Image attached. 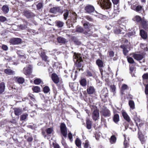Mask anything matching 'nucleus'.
<instances>
[{"label": "nucleus", "instance_id": "aec40b11", "mask_svg": "<svg viewBox=\"0 0 148 148\" xmlns=\"http://www.w3.org/2000/svg\"><path fill=\"white\" fill-rule=\"evenodd\" d=\"M79 82L80 84L83 87H85L87 85V80L84 78H81Z\"/></svg>", "mask_w": 148, "mask_h": 148}, {"label": "nucleus", "instance_id": "774afa93", "mask_svg": "<svg viewBox=\"0 0 148 148\" xmlns=\"http://www.w3.org/2000/svg\"><path fill=\"white\" fill-rule=\"evenodd\" d=\"M42 3H39L37 5V7L38 9H39L42 8Z\"/></svg>", "mask_w": 148, "mask_h": 148}, {"label": "nucleus", "instance_id": "393cba45", "mask_svg": "<svg viewBox=\"0 0 148 148\" xmlns=\"http://www.w3.org/2000/svg\"><path fill=\"white\" fill-rule=\"evenodd\" d=\"M129 105L131 109L134 110L135 109V104L134 101L133 100H130L129 101Z\"/></svg>", "mask_w": 148, "mask_h": 148}, {"label": "nucleus", "instance_id": "f704fd0d", "mask_svg": "<svg viewBox=\"0 0 148 148\" xmlns=\"http://www.w3.org/2000/svg\"><path fill=\"white\" fill-rule=\"evenodd\" d=\"M58 42L60 43H64L66 42V40L63 38L59 37L57 38Z\"/></svg>", "mask_w": 148, "mask_h": 148}, {"label": "nucleus", "instance_id": "8fccbe9b", "mask_svg": "<svg viewBox=\"0 0 148 148\" xmlns=\"http://www.w3.org/2000/svg\"><path fill=\"white\" fill-rule=\"evenodd\" d=\"M140 47L145 51H147V46L145 44H140Z\"/></svg>", "mask_w": 148, "mask_h": 148}, {"label": "nucleus", "instance_id": "ddd939ff", "mask_svg": "<svg viewBox=\"0 0 148 148\" xmlns=\"http://www.w3.org/2000/svg\"><path fill=\"white\" fill-rule=\"evenodd\" d=\"M108 96V91L107 89H103L101 92L100 96L103 100V99L106 98Z\"/></svg>", "mask_w": 148, "mask_h": 148}, {"label": "nucleus", "instance_id": "13d9d810", "mask_svg": "<svg viewBox=\"0 0 148 148\" xmlns=\"http://www.w3.org/2000/svg\"><path fill=\"white\" fill-rule=\"evenodd\" d=\"M135 67L133 65H131L130 66V71L131 73H133L135 71Z\"/></svg>", "mask_w": 148, "mask_h": 148}, {"label": "nucleus", "instance_id": "58836bf2", "mask_svg": "<svg viewBox=\"0 0 148 148\" xmlns=\"http://www.w3.org/2000/svg\"><path fill=\"white\" fill-rule=\"evenodd\" d=\"M33 91L35 92H40V89L39 87L38 86H36L32 88Z\"/></svg>", "mask_w": 148, "mask_h": 148}, {"label": "nucleus", "instance_id": "6ab92c4d", "mask_svg": "<svg viewBox=\"0 0 148 148\" xmlns=\"http://www.w3.org/2000/svg\"><path fill=\"white\" fill-rule=\"evenodd\" d=\"M86 128L88 130L90 129L92 127V122L89 119H87L86 122Z\"/></svg>", "mask_w": 148, "mask_h": 148}, {"label": "nucleus", "instance_id": "6e6d98bb", "mask_svg": "<svg viewBox=\"0 0 148 148\" xmlns=\"http://www.w3.org/2000/svg\"><path fill=\"white\" fill-rule=\"evenodd\" d=\"M85 18L90 21H93V19L89 16H86L85 17Z\"/></svg>", "mask_w": 148, "mask_h": 148}, {"label": "nucleus", "instance_id": "338daca9", "mask_svg": "<svg viewBox=\"0 0 148 148\" xmlns=\"http://www.w3.org/2000/svg\"><path fill=\"white\" fill-rule=\"evenodd\" d=\"M20 27L21 29L24 30L27 28V26L25 25H21L20 26Z\"/></svg>", "mask_w": 148, "mask_h": 148}, {"label": "nucleus", "instance_id": "2f4dec72", "mask_svg": "<svg viewBox=\"0 0 148 148\" xmlns=\"http://www.w3.org/2000/svg\"><path fill=\"white\" fill-rule=\"evenodd\" d=\"M116 138L115 136L114 135H113L110 137V142L112 144H114L115 143L116 141Z\"/></svg>", "mask_w": 148, "mask_h": 148}, {"label": "nucleus", "instance_id": "864d4df0", "mask_svg": "<svg viewBox=\"0 0 148 148\" xmlns=\"http://www.w3.org/2000/svg\"><path fill=\"white\" fill-rule=\"evenodd\" d=\"M41 56L42 58V60H44L45 61L47 60V57L45 54L41 53Z\"/></svg>", "mask_w": 148, "mask_h": 148}, {"label": "nucleus", "instance_id": "4468645a", "mask_svg": "<svg viewBox=\"0 0 148 148\" xmlns=\"http://www.w3.org/2000/svg\"><path fill=\"white\" fill-rule=\"evenodd\" d=\"M51 78L53 81L56 84L59 82V78L58 75L56 73H53L51 75Z\"/></svg>", "mask_w": 148, "mask_h": 148}, {"label": "nucleus", "instance_id": "3c124183", "mask_svg": "<svg viewBox=\"0 0 148 148\" xmlns=\"http://www.w3.org/2000/svg\"><path fill=\"white\" fill-rule=\"evenodd\" d=\"M7 21L6 18L3 16H0V22H3Z\"/></svg>", "mask_w": 148, "mask_h": 148}, {"label": "nucleus", "instance_id": "bf43d9fd", "mask_svg": "<svg viewBox=\"0 0 148 148\" xmlns=\"http://www.w3.org/2000/svg\"><path fill=\"white\" fill-rule=\"evenodd\" d=\"M142 77L144 79H148V73H146L143 74L142 76Z\"/></svg>", "mask_w": 148, "mask_h": 148}, {"label": "nucleus", "instance_id": "a19ab883", "mask_svg": "<svg viewBox=\"0 0 148 148\" xmlns=\"http://www.w3.org/2000/svg\"><path fill=\"white\" fill-rule=\"evenodd\" d=\"M28 114H23L20 116V120H24L28 116Z\"/></svg>", "mask_w": 148, "mask_h": 148}, {"label": "nucleus", "instance_id": "6e6552de", "mask_svg": "<svg viewBox=\"0 0 148 148\" xmlns=\"http://www.w3.org/2000/svg\"><path fill=\"white\" fill-rule=\"evenodd\" d=\"M99 111L96 110H95L93 112L92 117L93 120L96 121L99 119Z\"/></svg>", "mask_w": 148, "mask_h": 148}, {"label": "nucleus", "instance_id": "37998d69", "mask_svg": "<svg viewBox=\"0 0 148 148\" xmlns=\"http://www.w3.org/2000/svg\"><path fill=\"white\" fill-rule=\"evenodd\" d=\"M89 142L88 140H86L84 143H83L84 144V148H88L89 146Z\"/></svg>", "mask_w": 148, "mask_h": 148}, {"label": "nucleus", "instance_id": "f3484780", "mask_svg": "<svg viewBox=\"0 0 148 148\" xmlns=\"http://www.w3.org/2000/svg\"><path fill=\"white\" fill-rule=\"evenodd\" d=\"M14 113L16 116H19L21 114L23 111L21 109L19 108H15L14 109Z\"/></svg>", "mask_w": 148, "mask_h": 148}, {"label": "nucleus", "instance_id": "f257e3e1", "mask_svg": "<svg viewBox=\"0 0 148 148\" xmlns=\"http://www.w3.org/2000/svg\"><path fill=\"white\" fill-rule=\"evenodd\" d=\"M97 2L102 8L108 9L111 8V3L110 0H97Z\"/></svg>", "mask_w": 148, "mask_h": 148}, {"label": "nucleus", "instance_id": "e2e57ef3", "mask_svg": "<svg viewBox=\"0 0 148 148\" xmlns=\"http://www.w3.org/2000/svg\"><path fill=\"white\" fill-rule=\"evenodd\" d=\"M86 76L88 77H92V74L91 72L89 71H86Z\"/></svg>", "mask_w": 148, "mask_h": 148}, {"label": "nucleus", "instance_id": "39448f33", "mask_svg": "<svg viewBox=\"0 0 148 148\" xmlns=\"http://www.w3.org/2000/svg\"><path fill=\"white\" fill-rule=\"evenodd\" d=\"M138 138L142 144H145L147 140V136H145L139 131L138 133Z\"/></svg>", "mask_w": 148, "mask_h": 148}, {"label": "nucleus", "instance_id": "49530a36", "mask_svg": "<svg viewBox=\"0 0 148 148\" xmlns=\"http://www.w3.org/2000/svg\"><path fill=\"white\" fill-rule=\"evenodd\" d=\"M76 32L79 33H82L84 31L83 28L81 27H78L77 28L76 30Z\"/></svg>", "mask_w": 148, "mask_h": 148}, {"label": "nucleus", "instance_id": "a211bd4d", "mask_svg": "<svg viewBox=\"0 0 148 148\" xmlns=\"http://www.w3.org/2000/svg\"><path fill=\"white\" fill-rule=\"evenodd\" d=\"M24 14L25 16L27 18H29L34 16V14L33 13L27 10L24 12Z\"/></svg>", "mask_w": 148, "mask_h": 148}, {"label": "nucleus", "instance_id": "f03ea898", "mask_svg": "<svg viewBox=\"0 0 148 148\" xmlns=\"http://www.w3.org/2000/svg\"><path fill=\"white\" fill-rule=\"evenodd\" d=\"M50 12L52 13L55 14L57 13L62 14L63 12V10L61 7H55L50 9Z\"/></svg>", "mask_w": 148, "mask_h": 148}, {"label": "nucleus", "instance_id": "680f3d73", "mask_svg": "<svg viewBox=\"0 0 148 148\" xmlns=\"http://www.w3.org/2000/svg\"><path fill=\"white\" fill-rule=\"evenodd\" d=\"M114 12L117 13L120 12L119 8V7H116L115 6H114Z\"/></svg>", "mask_w": 148, "mask_h": 148}, {"label": "nucleus", "instance_id": "c85d7f7f", "mask_svg": "<svg viewBox=\"0 0 148 148\" xmlns=\"http://www.w3.org/2000/svg\"><path fill=\"white\" fill-rule=\"evenodd\" d=\"M75 143L76 146L79 148L81 147V142L80 140L78 138H77L75 140Z\"/></svg>", "mask_w": 148, "mask_h": 148}, {"label": "nucleus", "instance_id": "5fc2aeb1", "mask_svg": "<svg viewBox=\"0 0 148 148\" xmlns=\"http://www.w3.org/2000/svg\"><path fill=\"white\" fill-rule=\"evenodd\" d=\"M53 131V129L51 128H49L46 130L47 133L48 134H51Z\"/></svg>", "mask_w": 148, "mask_h": 148}, {"label": "nucleus", "instance_id": "20e7f679", "mask_svg": "<svg viewBox=\"0 0 148 148\" xmlns=\"http://www.w3.org/2000/svg\"><path fill=\"white\" fill-rule=\"evenodd\" d=\"M60 130L63 136L66 138L67 135V130L66 125L64 123H62L61 124Z\"/></svg>", "mask_w": 148, "mask_h": 148}, {"label": "nucleus", "instance_id": "79ce46f5", "mask_svg": "<svg viewBox=\"0 0 148 148\" xmlns=\"http://www.w3.org/2000/svg\"><path fill=\"white\" fill-rule=\"evenodd\" d=\"M17 53L20 58H22L23 57H24L25 58H26V55L23 53H22L21 51H17Z\"/></svg>", "mask_w": 148, "mask_h": 148}, {"label": "nucleus", "instance_id": "9b49d317", "mask_svg": "<svg viewBox=\"0 0 148 148\" xmlns=\"http://www.w3.org/2000/svg\"><path fill=\"white\" fill-rule=\"evenodd\" d=\"M101 113L105 117H108L110 115V111L106 108L103 109L101 111Z\"/></svg>", "mask_w": 148, "mask_h": 148}, {"label": "nucleus", "instance_id": "423d86ee", "mask_svg": "<svg viewBox=\"0 0 148 148\" xmlns=\"http://www.w3.org/2000/svg\"><path fill=\"white\" fill-rule=\"evenodd\" d=\"M84 10L85 12L90 14L94 11L95 8L92 5H88L85 6Z\"/></svg>", "mask_w": 148, "mask_h": 148}, {"label": "nucleus", "instance_id": "cd10ccee", "mask_svg": "<svg viewBox=\"0 0 148 148\" xmlns=\"http://www.w3.org/2000/svg\"><path fill=\"white\" fill-rule=\"evenodd\" d=\"M56 25L58 27H62L64 24V23L62 21H56Z\"/></svg>", "mask_w": 148, "mask_h": 148}, {"label": "nucleus", "instance_id": "4d7b16f0", "mask_svg": "<svg viewBox=\"0 0 148 148\" xmlns=\"http://www.w3.org/2000/svg\"><path fill=\"white\" fill-rule=\"evenodd\" d=\"M128 88V86L126 84H123L122 86L121 90L122 91L124 90L127 89Z\"/></svg>", "mask_w": 148, "mask_h": 148}, {"label": "nucleus", "instance_id": "7ed1b4c3", "mask_svg": "<svg viewBox=\"0 0 148 148\" xmlns=\"http://www.w3.org/2000/svg\"><path fill=\"white\" fill-rule=\"evenodd\" d=\"M132 9L138 12H140L142 9V6L136 3H134L131 7Z\"/></svg>", "mask_w": 148, "mask_h": 148}, {"label": "nucleus", "instance_id": "bb28decb", "mask_svg": "<svg viewBox=\"0 0 148 148\" xmlns=\"http://www.w3.org/2000/svg\"><path fill=\"white\" fill-rule=\"evenodd\" d=\"M4 71L5 73L9 75H14L15 74L14 72L10 69H5Z\"/></svg>", "mask_w": 148, "mask_h": 148}, {"label": "nucleus", "instance_id": "5701e85b", "mask_svg": "<svg viewBox=\"0 0 148 148\" xmlns=\"http://www.w3.org/2000/svg\"><path fill=\"white\" fill-rule=\"evenodd\" d=\"M93 15H94L95 16L102 19H103L106 17L105 16L102 14H101L97 13V12H96L95 13H94L93 14Z\"/></svg>", "mask_w": 148, "mask_h": 148}, {"label": "nucleus", "instance_id": "603ef678", "mask_svg": "<svg viewBox=\"0 0 148 148\" xmlns=\"http://www.w3.org/2000/svg\"><path fill=\"white\" fill-rule=\"evenodd\" d=\"M145 93L146 95V97L148 95V84L146 85L145 86Z\"/></svg>", "mask_w": 148, "mask_h": 148}, {"label": "nucleus", "instance_id": "052dcab7", "mask_svg": "<svg viewBox=\"0 0 148 148\" xmlns=\"http://www.w3.org/2000/svg\"><path fill=\"white\" fill-rule=\"evenodd\" d=\"M68 136L70 140L71 141H72L73 136L71 132H69L68 133Z\"/></svg>", "mask_w": 148, "mask_h": 148}, {"label": "nucleus", "instance_id": "69168bd1", "mask_svg": "<svg viewBox=\"0 0 148 148\" xmlns=\"http://www.w3.org/2000/svg\"><path fill=\"white\" fill-rule=\"evenodd\" d=\"M114 53L113 51H110L109 52V56L111 57H113L114 56Z\"/></svg>", "mask_w": 148, "mask_h": 148}, {"label": "nucleus", "instance_id": "c03bdc74", "mask_svg": "<svg viewBox=\"0 0 148 148\" xmlns=\"http://www.w3.org/2000/svg\"><path fill=\"white\" fill-rule=\"evenodd\" d=\"M25 79L23 77H19L17 79V82L19 84H23L24 82Z\"/></svg>", "mask_w": 148, "mask_h": 148}, {"label": "nucleus", "instance_id": "9d476101", "mask_svg": "<svg viewBox=\"0 0 148 148\" xmlns=\"http://www.w3.org/2000/svg\"><path fill=\"white\" fill-rule=\"evenodd\" d=\"M21 39L19 38H13L11 39L10 42L13 45L19 44L21 43Z\"/></svg>", "mask_w": 148, "mask_h": 148}, {"label": "nucleus", "instance_id": "1a4fd4ad", "mask_svg": "<svg viewBox=\"0 0 148 148\" xmlns=\"http://www.w3.org/2000/svg\"><path fill=\"white\" fill-rule=\"evenodd\" d=\"M32 66L29 65L28 67H25L23 70V73L26 75L30 74L32 73Z\"/></svg>", "mask_w": 148, "mask_h": 148}, {"label": "nucleus", "instance_id": "09e8293b", "mask_svg": "<svg viewBox=\"0 0 148 148\" xmlns=\"http://www.w3.org/2000/svg\"><path fill=\"white\" fill-rule=\"evenodd\" d=\"M127 61L129 63L132 64L134 62V61L132 58L127 57Z\"/></svg>", "mask_w": 148, "mask_h": 148}, {"label": "nucleus", "instance_id": "b1692460", "mask_svg": "<svg viewBox=\"0 0 148 148\" xmlns=\"http://www.w3.org/2000/svg\"><path fill=\"white\" fill-rule=\"evenodd\" d=\"M140 34L141 37L143 39H145L147 38V34L144 30L141 29L140 31Z\"/></svg>", "mask_w": 148, "mask_h": 148}, {"label": "nucleus", "instance_id": "de8ad7c7", "mask_svg": "<svg viewBox=\"0 0 148 148\" xmlns=\"http://www.w3.org/2000/svg\"><path fill=\"white\" fill-rule=\"evenodd\" d=\"M41 82V80L40 79L38 78L35 79L34 81V83L36 84H40Z\"/></svg>", "mask_w": 148, "mask_h": 148}, {"label": "nucleus", "instance_id": "f8f14e48", "mask_svg": "<svg viewBox=\"0 0 148 148\" xmlns=\"http://www.w3.org/2000/svg\"><path fill=\"white\" fill-rule=\"evenodd\" d=\"M95 89L93 86H88L86 91L88 94H93L95 92Z\"/></svg>", "mask_w": 148, "mask_h": 148}, {"label": "nucleus", "instance_id": "4c0bfd02", "mask_svg": "<svg viewBox=\"0 0 148 148\" xmlns=\"http://www.w3.org/2000/svg\"><path fill=\"white\" fill-rule=\"evenodd\" d=\"M113 120L116 123H117L119 121V116L118 114H116L114 115L113 118Z\"/></svg>", "mask_w": 148, "mask_h": 148}, {"label": "nucleus", "instance_id": "7c9ffc66", "mask_svg": "<svg viewBox=\"0 0 148 148\" xmlns=\"http://www.w3.org/2000/svg\"><path fill=\"white\" fill-rule=\"evenodd\" d=\"M141 23L143 27L144 28H147V21L145 19H142Z\"/></svg>", "mask_w": 148, "mask_h": 148}, {"label": "nucleus", "instance_id": "dca6fc26", "mask_svg": "<svg viewBox=\"0 0 148 148\" xmlns=\"http://www.w3.org/2000/svg\"><path fill=\"white\" fill-rule=\"evenodd\" d=\"M133 56L134 59L137 60H141L143 58V56L142 54L134 53Z\"/></svg>", "mask_w": 148, "mask_h": 148}, {"label": "nucleus", "instance_id": "473e14b6", "mask_svg": "<svg viewBox=\"0 0 148 148\" xmlns=\"http://www.w3.org/2000/svg\"><path fill=\"white\" fill-rule=\"evenodd\" d=\"M2 10L3 12L5 13H7L9 11L8 7L7 5H4L2 8Z\"/></svg>", "mask_w": 148, "mask_h": 148}, {"label": "nucleus", "instance_id": "c756f323", "mask_svg": "<svg viewBox=\"0 0 148 148\" xmlns=\"http://www.w3.org/2000/svg\"><path fill=\"white\" fill-rule=\"evenodd\" d=\"M97 64L99 67H102L103 66V61L100 59H98L96 62Z\"/></svg>", "mask_w": 148, "mask_h": 148}, {"label": "nucleus", "instance_id": "a878e982", "mask_svg": "<svg viewBox=\"0 0 148 148\" xmlns=\"http://www.w3.org/2000/svg\"><path fill=\"white\" fill-rule=\"evenodd\" d=\"M122 114L124 119L127 121L129 122L130 120V119L127 113L126 112H122Z\"/></svg>", "mask_w": 148, "mask_h": 148}, {"label": "nucleus", "instance_id": "2eb2a0df", "mask_svg": "<svg viewBox=\"0 0 148 148\" xmlns=\"http://www.w3.org/2000/svg\"><path fill=\"white\" fill-rule=\"evenodd\" d=\"M120 47L123 49V53L125 56L127 55L129 51L130 50V49L128 48L127 46V45H121Z\"/></svg>", "mask_w": 148, "mask_h": 148}, {"label": "nucleus", "instance_id": "0e129e2a", "mask_svg": "<svg viewBox=\"0 0 148 148\" xmlns=\"http://www.w3.org/2000/svg\"><path fill=\"white\" fill-rule=\"evenodd\" d=\"M110 88L111 89L112 91L113 92H114L115 91L116 88V87L115 85H111L110 86Z\"/></svg>", "mask_w": 148, "mask_h": 148}, {"label": "nucleus", "instance_id": "4be33fe9", "mask_svg": "<svg viewBox=\"0 0 148 148\" xmlns=\"http://www.w3.org/2000/svg\"><path fill=\"white\" fill-rule=\"evenodd\" d=\"M5 86L4 82H2L0 84V93L1 94L5 91Z\"/></svg>", "mask_w": 148, "mask_h": 148}, {"label": "nucleus", "instance_id": "e433bc0d", "mask_svg": "<svg viewBox=\"0 0 148 148\" xmlns=\"http://www.w3.org/2000/svg\"><path fill=\"white\" fill-rule=\"evenodd\" d=\"M69 14V11L67 10H65L64 11V13L63 16L64 17V20H66L67 19Z\"/></svg>", "mask_w": 148, "mask_h": 148}, {"label": "nucleus", "instance_id": "0eeeda50", "mask_svg": "<svg viewBox=\"0 0 148 148\" xmlns=\"http://www.w3.org/2000/svg\"><path fill=\"white\" fill-rule=\"evenodd\" d=\"M73 61L75 63H79L82 61V59L81 55L75 53L73 56Z\"/></svg>", "mask_w": 148, "mask_h": 148}, {"label": "nucleus", "instance_id": "ea45409f", "mask_svg": "<svg viewBox=\"0 0 148 148\" xmlns=\"http://www.w3.org/2000/svg\"><path fill=\"white\" fill-rule=\"evenodd\" d=\"M135 115H134V118L135 120V122H136V125L138 127V123H139L140 122V119L138 118L137 116V115L136 113Z\"/></svg>", "mask_w": 148, "mask_h": 148}, {"label": "nucleus", "instance_id": "412c9836", "mask_svg": "<svg viewBox=\"0 0 148 148\" xmlns=\"http://www.w3.org/2000/svg\"><path fill=\"white\" fill-rule=\"evenodd\" d=\"M24 137L28 142H31L33 140L32 136L30 135V134L29 133H27L26 135Z\"/></svg>", "mask_w": 148, "mask_h": 148}, {"label": "nucleus", "instance_id": "72a5a7b5", "mask_svg": "<svg viewBox=\"0 0 148 148\" xmlns=\"http://www.w3.org/2000/svg\"><path fill=\"white\" fill-rule=\"evenodd\" d=\"M133 20L137 22H139L141 21L142 19L140 16L136 15L133 18Z\"/></svg>", "mask_w": 148, "mask_h": 148}, {"label": "nucleus", "instance_id": "a18cd8bd", "mask_svg": "<svg viewBox=\"0 0 148 148\" xmlns=\"http://www.w3.org/2000/svg\"><path fill=\"white\" fill-rule=\"evenodd\" d=\"M49 88L48 86H45L43 88V91L45 93H47L50 91Z\"/></svg>", "mask_w": 148, "mask_h": 148}, {"label": "nucleus", "instance_id": "c9c22d12", "mask_svg": "<svg viewBox=\"0 0 148 148\" xmlns=\"http://www.w3.org/2000/svg\"><path fill=\"white\" fill-rule=\"evenodd\" d=\"M121 30L119 27H115L114 29V32L115 34H119L121 33Z\"/></svg>", "mask_w": 148, "mask_h": 148}]
</instances>
